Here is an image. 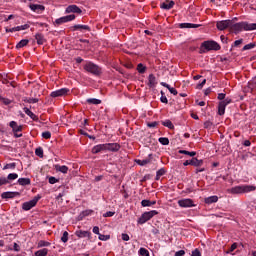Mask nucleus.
Instances as JSON below:
<instances>
[{"mask_svg":"<svg viewBox=\"0 0 256 256\" xmlns=\"http://www.w3.org/2000/svg\"><path fill=\"white\" fill-rule=\"evenodd\" d=\"M231 31H234V33H239L241 31H255L256 29V23H247V22H238V23H233L230 25Z\"/></svg>","mask_w":256,"mask_h":256,"instance_id":"nucleus-1","label":"nucleus"},{"mask_svg":"<svg viewBox=\"0 0 256 256\" xmlns=\"http://www.w3.org/2000/svg\"><path fill=\"white\" fill-rule=\"evenodd\" d=\"M256 190L255 185H238L234 186L230 189H228V193H231V195H243V193H252V191Z\"/></svg>","mask_w":256,"mask_h":256,"instance_id":"nucleus-2","label":"nucleus"},{"mask_svg":"<svg viewBox=\"0 0 256 256\" xmlns=\"http://www.w3.org/2000/svg\"><path fill=\"white\" fill-rule=\"evenodd\" d=\"M221 46L219 43L213 40L204 41L201 44V51L202 53H207V51H219Z\"/></svg>","mask_w":256,"mask_h":256,"instance_id":"nucleus-3","label":"nucleus"},{"mask_svg":"<svg viewBox=\"0 0 256 256\" xmlns=\"http://www.w3.org/2000/svg\"><path fill=\"white\" fill-rule=\"evenodd\" d=\"M155 215H159V212L157 210H152L149 212H144L141 217L138 219V223L140 225H144V223H147V221H151Z\"/></svg>","mask_w":256,"mask_h":256,"instance_id":"nucleus-4","label":"nucleus"},{"mask_svg":"<svg viewBox=\"0 0 256 256\" xmlns=\"http://www.w3.org/2000/svg\"><path fill=\"white\" fill-rule=\"evenodd\" d=\"M84 69L85 71H87L88 73H92L93 75H99V73L101 72L99 66L95 65L92 62L86 63Z\"/></svg>","mask_w":256,"mask_h":256,"instance_id":"nucleus-5","label":"nucleus"},{"mask_svg":"<svg viewBox=\"0 0 256 256\" xmlns=\"http://www.w3.org/2000/svg\"><path fill=\"white\" fill-rule=\"evenodd\" d=\"M40 199H41V197L38 196L28 202H24L22 204V209L24 211H31V209H33V207H35V205H37V203L39 202Z\"/></svg>","mask_w":256,"mask_h":256,"instance_id":"nucleus-6","label":"nucleus"},{"mask_svg":"<svg viewBox=\"0 0 256 256\" xmlns=\"http://www.w3.org/2000/svg\"><path fill=\"white\" fill-rule=\"evenodd\" d=\"M69 21H75V14H70L56 19L54 25H63V23H69Z\"/></svg>","mask_w":256,"mask_h":256,"instance_id":"nucleus-7","label":"nucleus"},{"mask_svg":"<svg viewBox=\"0 0 256 256\" xmlns=\"http://www.w3.org/2000/svg\"><path fill=\"white\" fill-rule=\"evenodd\" d=\"M231 103L230 98H225V100L220 101L218 104V115H225V109L227 105Z\"/></svg>","mask_w":256,"mask_h":256,"instance_id":"nucleus-8","label":"nucleus"},{"mask_svg":"<svg viewBox=\"0 0 256 256\" xmlns=\"http://www.w3.org/2000/svg\"><path fill=\"white\" fill-rule=\"evenodd\" d=\"M232 20H222L217 22L216 27L219 31H225V29H231Z\"/></svg>","mask_w":256,"mask_h":256,"instance_id":"nucleus-9","label":"nucleus"},{"mask_svg":"<svg viewBox=\"0 0 256 256\" xmlns=\"http://www.w3.org/2000/svg\"><path fill=\"white\" fill-rule=\"evenodd\" d=\"M179 207L182 208H189V207H195V202L189 198H184L181 200H178Z\"/></svg>","mask_w":256,"mask_h":256,"instance_id":"nucleus-10","label":"nucleus"},{"mask_svg":"<svg viewBox=\"0 0 256 256\" xmlns=\"http://www.w3.org/2000/svg\"><path fill=\"white\" fill-rule=\"evenodd\" d=\"M67 93H69V89L62 88L51 92L50 97H64V95H67Z\"/></svg>","mask_w":256,"mask_h":256,"instance_id":"nucleus-11","label":"nucleus"},{"mask_svg":"<svg viewBox=\"0 0 256 256\" xmlns=\"http://www.w3.org/2000/svg\"><path fill=\"white\" fill-rule=\"evenodd\" d=\"M66 13H77L78 15H81L83 13V10H81L79 6L73 4V5H69L66 8Z\"/></svg>","mask_w":256,"mask_h":256,"instance_id":"nucleus-12","label":"nucleus"},{"mask_svg":"<svg viewBox=\"0 0 256 256\" xmlns=\"http://www.w3.org/2000/svg\"><path fill=\"white\" fill-rule=\"evenodd\" d=\"M76 237H78L79 239H91V232L89 231H85V230H77L75 232Z\"/></svg>","mask_w":256,"mask_h":256,"instance_id":"nucleus-13","label":"nucleus"},{"mask_svg":"<svg viewBox=\"0 0 256 256\" xmlns=\"http://www.w3.org/2000/svg\"><path fill=\"white\" fill-rule=\"evenodd\" d=\"M157 77H155V75L150 74L148 76V82L147 85L148 87H150V89H155V87H157Z\"/></svg>","mask_w":256,"mask_h":256,"instance_id":"nucleus-14","label":"nucleus"},{"mask_svg":"<svg viewBox=\"0 0 256 256\" xmlns=\"http://www.w3.org/2000/svg\"><path fill=\"white\" fill-rule=\"evenodd\" d=\"M105 145V149L106 151H119L121 149V145L117 144V143H108V144H104Z\"/></svg>","mask_w":256,"mask_h":256,"instance_id":"nucleus-15","label":"nucleus"},{"mask_svg":"<svg viewBox=\"0 0 256 256\" xmlns=\"http://www.w3.org/2000/svg\"><path fill=\"white\" fill-rule=\"evenodd\" d=\"M174 6L175 2L173 0H166L160 5L161 9H166V11H169V9H173Z\"/></svg>","mask_w":256,"mask_h":256,"instance_id":"nucleus-16","label":"nucleus"},{"mask_svg":"<svg viewBox=\"0 0 256 256\" xmlns=\"http://www.w3.org/2000/svg\"><path fill=\"white\" fill-rule=\"evenodd\" d=\"M9 127H11L13 133H19V132L23 131V126L18 125L15 121H11L9 123Z\"/></svg>","mask_w":256,"mask_h":256,"instance_id":"nucleus-17","label":"nucleus"},{"mask_svg":"<svg viewBox=\"0 0 256 256\" xmlns=\"http://www.w3.org/2000/svg\"><path fill=\"white\" fill-rule=\"evenodd\" d=\"M72 31H91V28L87 25L76 24L72 27Z\"/></svg>","mask_w":256,"mask_h":256,"instance_id":"nucleus-18","label":"nucleus"},{"mask_svg":"<svg viewBox=\"0 0 256 256\" xmlns=\"http://www.w3.org/2000/svg\"><path fill=\"white\" fill-rule=\"evenodd\" d=\"M30 9L34 11V13H41V11H45V6L41 4H31Z\"/></svg>","mask_w":256,"mask_h":256,"instance_id":"nucleus-19","label":"nucleus"},{"mask_svg":"<svg viewBox=\"0 0 256 256\" xmlns=\"http://www.w3.org/2000/svg\"><path fill=\"white\" fill-rule=\"evenodd\" d=\"M198 27H201V25L193 24V23H181L180 24L181 29H197Z\"/></svg>","mask_w":256,"mask_h":256,"instance_id":"nucleus-20","label":"nucleus"},{"mask_svg":"<svg viewBox=\"0 0 256 256\" xmlns=\"http://www.w3.org/2000/svg\"><path fill=\"white\" fill-rule=\"evenodd\" d=\"M24 113L30 117L33 121H39V117L35 115L29 108L25 107L24 108Z\"/></svg>","mask_w":256,"mask_h":256,"instance_id":"nucleus-21","label":"nucleus"},{"mask_svg":"<svg viewBox=\"0 0 256 256\" xmlns=\"http://www.w3.org/2000/svg\"><path fill=\"white\" fill-rule=\"evenodd\" d=\"M106 151L105 144H98L92 148V153L97 154Z\"/></svg>","mask_w":256,"mask_h":256,"instance_id":"nucleus-22","label":"nucleus"},{"mask_svg":"<svg viewBox=\"0 0 256 256\" xmlns=\"http://www.w3.org/2000/svg\"><path fill=\"white\" fill-rule=\"evenodd\" d=\"M219 201V197L217 196H210L205 198V203L207 205H211V203H217Z\"/></svg>","mask_w":256,"mask_h":256,"instance_id":"nucleus-23","label":"nucleus"},{"mask_svg":"<svg viewBox=\"0 0 256 256\" xmlns=\"http://www.w3.org/2000/svg\"><path fill=\"white\" fill-rule=\"evenodd\" d=\"M29 45V40L22 39L20 42L17 43L16 49H23V47H27Z\"/></svg>","mask_w":256,"mask_h":256,"instance_id":"nucleus-24","label":"nucleus"},{"mask_svg":"<svg viewBox=\"0 0 256 256\" xmlns=\"http://www.w3.org/2000/svg\"><path fill=\"white\" fill-rule=\"evenodd\" d=\"M17 195L15 192H3L1 197L2 199H13Z\"/></svg>","mask_w":256,"mask_h":256,"instance_id":"nucleus-25","label":"nucleus"},{"mask_svg":"<svg viewBox=\"0 0 256 256\" xmlns=\"http://www.w3.org/2000/svg\"><path fill=\"white\" fill-rule=\"evenodd\" d=\"M55 169H56V171H59L60 173H64V174H67V172L69 171V167H67L65 165H63V166L56 165Z\"/></svg>","mask_w":256,"mask_h":256,"instance_id":"nucleus-26","label":"nucleus"},{"mask_svg":"<svg viewBox=\"0 0 256 256\" xmlns=\"http://www.w3.org/2000/svg\"><path fill=\"white\" fill-rule=\"evenodd\" d=\"M18 183L22 185V187H25V185H31V179L29 178H19Z\"/></svg>","mask_w":256,"mask_h":256,"instance_id":"nucleus-27","label":"nucleus"},{"mask_svg":"<svg viewBox=\"0 0 256 256\" xmlns=\"http://www.w3.org/2000/svg\"><path fill=\"white\" fill-rule=\"evenodd\" d=\"M35 39L38 45H43V43H45V37L43 36V34H36Z\"/></svg>","mask_w":256,"mask_h":256,"instance_id":"nucleus-28","label":"nucleus"},{"mask_svg":"<svg viewBox=\"0 0 256 256\" xmlns=\"http://www.w3.org/2000/svg\"><path fill=\"white\" fill-rule=\"evenodd\" d=\"M191 165H193V167H201V165H203V160H198L197 158H192Z\"/></svg>","mask_w":256,"mask_h":256,"instance_id":"nucleus-29","label":"nucleus"},{"mask_svg":"<svg viewBox=\"0 0 256 256\" xmlns=\"http://www.w3.org/2000/svg\"><path fill=\"white\" fill-rule=\"evenodd\" d=\"M47 253H49V250L47 248H43L41 250H38L35 252V256H47Z\"/></svg>","mask_w":256,"mask_h":256,"instance_id":"nucleus-30","label":"nucleus"},{"mask_svg":"<svg viewBox=\"0 0 256 256\" xmlns=\"http://www.w3.org/2000/svg\"><path fill=\"white\" fill-rule=\"evenodd\" d=\"M87 103L90 105H101V100L97 98H89L87 99Z\"/></svg>","mask_w":256,"mask_h":256,"instance_id":"nucleus-31","label":"nucleus"},{"mask_svg":"<svg viewBox=\"0 0 256 256\" xmlns=\"http://www.w3.org/2000/svg\"><path fill=\"white\" fill-rule=\"evenodd\" d=\"M136 163L141 167H145V165H149V163H151V159L136 160Z\"/></svg>","mask_w":256,"mask_h":256,"instance_id":"nucleus-32","label":"nucleus"},{"mask_svg":"<svg viewBox=\"0 0 256 256\" xmlns=\"http://www.w3.org/2000/svg\"><path fill=\"white\" fill-rule=\"evenodd\" d=\"M178 153H180V155H189L190 157H195V155H197L196 152H190L187 150H179Z\"/></svg>","mask_w":256,"mask_h":256,"instance_id":"nucleus-33","label":"nucleus"},{"mask_svg":"<svg viewBox=\"0 0 256 256\" xmlns=\"http://www.w3.org/2000/svg\"><path fill=\"white\" fill-rule=\"evenodd\" d=\"M162 125L164 127H168V129H175V126L173 125V122H171V120L163 121Z\"/></svg>","mask_w":256,"mask_h":256,"instance_id":"nucleus-34","label":"nucleus"},{"mask_svg":"<svg viewBox=\"0 0 256 256\" xmlns=\"http://www.w3.org/2000/svg\"><path fill=\"white\" fill-rule=\"evenodd\" d=\"M255 47H256V44H255V43H249V44H246V45L243 47L242 51H249V50H251V49H255Z\"/></svg>","mask_w":256,"mask_h":256,"instance_id":"nucleus-35","label":"nucleus"},{"mask_svg":"<svg viewBox=\"0 0 256 256\" xmlns=\"http://www.w3.org/2000/svg\"><path fill=\"white\" fill-rule=\"evenodd\" d=\"M165 173H166V171H165L164 168H161L160 170H158L157 173H156V179H157V181H159V179H160L161 177H163V175H165Z\"/></svg>","mask_w":256,"mask_h":256,"instance_id":"nucleus-36","label":"nucleus"},{"mask_svg":"<svg viewBox=\"0 0 256 256\" xmlns=\"http://www.w3.org/2000/svg\"><path fill=\"white\" fill-rule=\"evenodd\" d=\"M61 241H62V243H67V241H69V232H67V231L63 232V235L61 237Z\"/></svg>","mask_w":256,"mask_h":256,"instance_id":"nucleus-37","label":"nucleus"},{"mask_svg":"<svg viewBox=\"0 0 256 256\" xmlns=\"http://www.w3.org/2000/svg\"><path fill=\"white\" fill-rule=\"evenodd\" d=\"M138 73H145L147 71V67H145L142 63L138 64L137 66Z\"/></svg>","mask_w":256,"mask_h":256,"instance_id":"nucleus-38","label":"nucleus"},{"mask_svg":"<svg viewBox=\"0 0 256 256\" xmlns=\"http://www.w3.org/2000/svg\"><path fill=\"white\" fill-rule=\"evenodd\" d=\"M49 245H51V243H50V242H47V241H45V240H40V241L38 242V247H49Z\"/></svg>","mask_w":256,"mask_h":256,"instance_id":"nucleus-39","label":"nucleus"},{"mask_svg":"<svg viewBox=\"0 0 256 256\" xmlns=\"http://www.w3.org/2000/svg\"><path fill=\"white\" fill-rule=\"evenodd\" d=\"M18 177H19V175L17 173H10V174H8L7 179L9 181H15V179H17Z\"/></svg>","mask_w":256,"mask_h":256,"instance_id":"nucleus-40","label":"nucleus"},{"mask_svg":"<svg viewBox=\"0 0 256 256\" xmlns=\"http://www.w3.org/2000/svg\"><path fill=\"white\" fill-rule=\"evenodd\" d=\"M98 235H99L98 239L100 241H109V239H111V236L109 235H104V234H98Z\"/></svg>","mask_w":256,"mask_h":256,"instance_id":"nucleus-41","label":"nucleus"},{"mask_svg":"<svg viewBox=\"0 0 256 256\" xmlns=\"http://www.w3.org/2000/svg\"><path fill=\"white\" fill-rule=\"evenodd\" d=\"M139 255L140 256H149V250H147L145 248H140L139 249Z\"/></svg>","mask_w":256,"mask_h":256,"instance_id":"nucleus-42","label":"nucleus"},{"mask_svg":"<svg viewBox=\"0 0 256 256\" xmlns=\"http://www.w3.org/2000/svg\"><path fill=\"white\" fill-rule=\"evenodd\" d=\"M29 29V24H24V25H21V26H16V31H25Z\"/></svg>","mask_w":256,"mask_h":256,"instance_id":"nucleus-43","label":"nucleus"},{"mask_svg":"<svg viewBox=\"0 0 256 256\" xmlns=\"http://www.w3.org/2000/svg\"><path fill=\"white\" fill-rule=\"evenodd\" d=\"M35 155H37V157L43 158V148H36Z\"/></svg>","mask_w":256,"mask_h":256,"instance_id":"nucleus-44","label":"nucleus"},{"mask_svg":"<svg viewBox=\"0 0 256 256\" xmlns=\"http://www.w3.org/2000/svg\"><path fill=\"white\" fill-rule=\"evenodd\" d=\"M48 182L50 183V185H55V183H58L59 182V179L53 177V176H50L48 178Z\"/></svg>","mask_w":256,"mask_h":256,"instance_id":"nucleus-45","label":"nucleus"},{"mask_svg":"<svg viewBox=\"0 0 256 256\" xmlns=\"http://www.w3.org/2000/svg\"><path fill=\"white\" fill-rule=\"evenodd\" d=\"M159 143H161V145H168L169 138L161 137V138H159Z\"/></svg>","mask_w":256,"mask_h":256,"instance_id":"nucleus-46","label":"nucleus"},{"mask_svg":"<svg viewBox=\"0 0 256 256\" xmlns=\"http://www.w3.org/2000/svg\"><path fill=\"white\" fill-rule=\"evenodd\" d=\"M141 205H142V207H151V201L150 200H142Z\"/></svg>","mask_w":256,"mask_h":256,"instance_id":"nucleus-47","label":"nucleus"},{"mask_svg":"<svg viewBox=\"0 0 256 256\" xmlns=\"http://www.w3.org/2000/svg\"><path fill=\"white\" fill-rule=\"evenodd\" d=\"M15 167H17V165L15 163H9V164H6L3 169H15Z\"/></svg>","mask_w":256,"mask_h":256,"instance_id":"nucleus-48","label":"nucleus"},{"mask_svg":"<svg viewBox=\"0 0 256 256\" xmlns=\"http://www.w3.org/2000/svg\"><path fill=\"white\" fill-rule=\"evenodd\" d=\"M43 139H51V132L46 131L42 133Z\"/></svg>","mask_w":256,"mask_h":256,"instance_id":"nucleus-49","label":"nucleus"},{"mask_svg":"<svg viewBox=\"0 0 256 256\" xmlns=\"http://www.w3.org/2000/svg\"><path fill=\"white\" fill-rule=\"evenodd\" d=\"M9 183V181L7 180V178L2 177L0 178V187L1 185H7Z\"/></svg>","mask_w":256,"mask_h":256,"instance_id":"nucleus-50","label":"nucleus"},{"mask_svg":"<svg viewBox=\"0 0 256 256\" xmlns=\"http://www.w3.org/2000/svg\"><path fill=\"white\" fill-rule=\"evenodd\" d=\"M162 93V96H161V98H160V100H161V103H169V100L167 99V96H165V95H163V92H161Z\"/></svg>","mask_w":256,"mask_h":256,"instance_id":"nucleus-51","label":"nucleus"},{"mask_svg":"<svg viewBox=\"0 0 256 256\" xmlns=\"http://www.w3.org/2000/svg\"><path fill=\"white\" fill-rule=\"evenodd\" d=\"M191 256H201V251H199V249H195L194 251H192Z\"/></svg>","mask_w":256,"mask_h":256,"instance_id":"nucleus-52","label":"nucleus"},{"mask_svg":"<svg viewBox=\"0 0 256 256\" xmlns=\"http://www.w3.org/2000/svg\"><path fill=\"white\" fill-rule=\"evenodd\" d=\"M237 249V243H233L230 247V251H227V253H233Z\"/></svg>","mask_w":256,"mask_h":256,"instance_id":"nucleus-53","label":"nucleus"},{"mask_svg":"<svg viewBox=\"0 0 256 256\" xmlns=\"http://www.w3.org/2000/svg\"><path fill=\"white\" fill-rule=\"evenodd\" d=\"M157 125H159L158 122H149V123L147 124V126L150 127L151 129L155 128Z\"/></svg>","mask_w":256,"mask_h":256,"instance_id":"nucleus-54","label":"nucleus"},{"mask_svg":"<svg viewBox=\"0 0 256 256\" xmlns=\"http://www.w3.org/2000/svg\"><path fill=\"white\" fill-rule=\"evenodd\" d=\"M13 250L16 251V252H19V251H21V246H19V244H17V243H14L13 244Z\"/></svg>","mask_w":256,"mask_h":256,"instance_id":"nucleus-55","label":"nucleus"},{"mask_svg":"<svg viewBox=\"0 0 256 256\" xmlns=\"http://www.w3.org/2000/svg\"><path fill=\"white\" fill-rule=\"evenodd\" d=\"M17 27H13V28H6V33H15L17 32Z\"/></svg>","mask_w":256,"mask_h":256,"instance_id":"nucleus-56","label":"nucleus"},{"mask_svg":"<svg viewBox=\"0 0 256 256\" xmlns=\"http://www.w3.org/2000/svg\"><path fill=\"white\" fill-rule=\"evenodd\" d=\"M113 215H115V212L108 211L103 214V217H113Z\"/></svg>","mask_w":256,"mask_h":256,"instance_id":"nucleus-57","label":"nucleus"},{"mask_svg":"<svg viewBox=\"0 0 256 256\" xmlns=\"http://www.w3.org/2000/svg\"><path fill=\"white\" fill-rule=\"evenodd\" d=\"M168 90L170 91V93H171L172 95H177V89H175V88L169 86Z\"/></svg>","mask_w":256,"mask_h":256,"instance_id":"nucleus-58","label":"nucleus"},{"mask_svg":"<svg viewBox=\"0 0 256 256\" xmlns=\"http://www.w3.org/2000/svg\"><path fill=\"white\" fill-rule=\"evenodd\" d=\"M218 99H219V101H225V94L224 93H219L218 94Z\"/></svg>","mask_w":256,"mask_h":256,"instance_id":"nucleus-59","label":"nucleus"},{"mask_svg":"<svg viewBox=\"0 0 256 256\" xmlns=\"http://www.w3.org/2000/svg\"><path fill=\"white\" fill-rule=\"evenodd\" d=\"M93 233L95 234V235H100L101 233H99V228H98V226H94L93 227Z\"/></svg>","mask_w":256,"mask_h":256,"instance_id":"nucleus-60","label":"nucleus"},{"mask_svg":"<svg viewBox=\"0 0 256 256\" xmlns=\"http://www.w3.org/2000/svg\"><path fill=\"white\" fill-rule=\"evenodd\" d=\"M241 43H243V39L236 40L234 42V47H239V45H241Z\"/></svg>","mask_w":256,"mask_h":256,"instance_id":"nucleus-61","label":"nucleus"},{"mask_svg":"<svg viewBox=\"0 0 256 256\" xmlns=\"http://www.w3.org/2000/svg\"><path fill=\"white\" fill-rule=\"evenodd\" d=\"M184 255H185V250H180L175 253V256H184Z\"/></svg>","mask_w":256,"mask_h":256,"instance_id":"nucleus-62","label":"nucleus"},{"mask_svg":"<svg viewBox=\"0 0 256 256\" xmlns=\"http://www.w3.org/2000/svg\"><path fill=\"white\" fill-rule=\"evenodd\" d=\"M243 146L244 147H251V141L245 140L244 143H243Z\"/></svg>","mask_w":256,"mask_h":256,"instance_id":"nucleus-63","label":"nucleus"},{"mask_svg":"<svg viewBox=\"0 0 256 256\" xmlns=\"http://www.w3.org/2000/svg\"><path fill=\"white\" fill-rule=\"evenodd\" d=\"M122 241H129V235L128 234H122Z\"/></svg>","mask_w":256,"mask_h":256,"instance_id":"nucleus-64","label":"nucleus"}]
</instances>
